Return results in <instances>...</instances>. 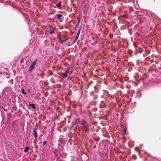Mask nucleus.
Returning a JSON list of instances; mask_svg holds the SVG:
<instances>
[{"label": "nucleus", "instance_id": "3", "mask_svg": "<svg viewBox=\"0 0 161 161\" xmlns=\"http://www.w3.org/2000/svg\"><path fill=\"white\" fill-rule=\"evenodd\" d=\"M37 62V60L36 59H35L31 64L28 70V71L29 72H30V73L32 72L33 70L35 67Z\"/></svg>", "mask_w": 161, "mask_h": 161}, {"label": "nucleus", "instance_id": "16", "mask_svg": "<svg viewBox=\"0 0 161 161\" xmlns=\"http://www.w3.org/2000/svg\"><path fill=\"white\" fill-rule=\"evenodd\" d=\"M76 39V38H75V40L73 41V42L72 43V44H74L76 41L77 40V39Z\"/></svg>", "mask_w": 161, "mask_h": 161}, {"label": "nucleus", "instance_id": "22", "mask_svg": "<svg viewBox=\"0 0 161 161\" xmlns=\"http://www.w3.org/2000/svg\"><path fill=\"white\" fill-rule=\"evenodd\" d=\"M61 21H62L61 20H60L59 21V22H61Z\"/></svg>", "mask_w": 161, "mask_h": 161}, {"label": "nucleus", "instance_id": "18", "mask_svg": "<svg viewBox=\"0 0 161 161\" xmlns=\"http://www.w3.org/2000/svg\"><path fill=\"white\" fill-rule=\"evenodd\" d=\"M47 142L46 141L43 142L42 144V146H44L47 143Z\"/></svg>", "mask_w": 161, "mask_h": 161}, {"label": "nucleus", "instance_id": "1", "mask_svg": "<svg viewBox=\"0 0 161 161\" xmlns=\"http://www.w3.org/2000/svg\"><path fill=\"white\" fill-rule=\"evenodd\" d=\"M80 131L82 132L88 133L90 130V125L89 123L85 119L80 120Z\"/></svg>", "mask_w": 161, "mask_h": 161}, {"label": "nucleus", "instance_id": "19", "mask_svg": "<svg viewBox=\"0 0 161 161\" xmlns=\"http://www.w3.org/2000/svg\"><path fill=\"white\" fill-rule=\"evenodd\" d=\"M123 130L125 132V131L126 130V127H125L123 129Z\"/></svg>", "mask_w": 161, "mask_h": 161}, {"label": "nucleus", "instance_id": "6", "mask_svg": "<svg viewBox=\"0 0 161 161\" xmlns=\"http://www.w3.org/2000/svg\"><path fill=\"white\" fill-rule=\"evenodd\" d=\"M76 124V119H74L72 121V122L71 124V126L70 127V129H72L73 127V126L75 125Z\"/></svg>", "mask_w": 161, "mask_h": 161}, {"label": "nucleus", "instance_id": "11", "mask_svg": "<svg viewBox=\"0 0 161 161\" xmlns=\"http://www.w3.org/2000/svg\"><path fill=\"white\" fill-rule=\"evenodd\" d=\"M61 1H60L58 3L56 4V6L58 8H60L61 7Z\"/></svg>", "mask_w": 161, "mask_h": 161}, {"label": "nucleus", "instance_id": "20", "mask_svg": "<svg viewBox=\"0 0 161 161\" xmlns=\"http://www.w3.org/2000/svg\"><path fill=\"white\" fill-rule=\"evenodd\" d=\"M23 60V58H22V59H21V60L20 61V63H22V61Z\"/></svg>", "mask_w": 161, "mask_h": 161}, {"label": "nucleus", "instance_id": "15", "mask_svg": "<svg viewBox=\"0 0 161 161\" xmlns=\"http://www.w3.org/2000/svg\"><path fill=\"white\" fill-rule=\"evenodd\" d=\"M80 21V19H78L77 21V26H78L79 25V23Z\"/></svg>", "mask_w": 161, "mask_h": 161}, {"label": "nucleus", "instance_id": "17", "mask_svg": "<svg viewBox=\"0 0 161 161\" xmlns=\"http://www.w3.org/2000/svg\"><path fill=\"white\" fill-rule=\"evenodd\" d=\"M2 108L5 111H6V112H7V111L8 109H5L3 107H2Z\"/></svg>", "mask_w": 161, "mask_h": 161}, {"label": "nucleus", "instance_id": "9", "mask_svg": "<svg viewBox=\"0 0 161 161\" xmlns=\"http://www.w3.org/2000/svg\"><path fill=\"white\" fill-rule=\"evenodd\" d=\"M81 7L82 9H85L86 8V4L84 2L81 3Z\"/></svg>", "mask_w": 161, "mask_h": 161}, {"label": "nucleus", "instance_id": "2", "mask_svg": "<svg viewBox=\"0 0 161 161\" xmlns=\"http://www.w3.org/2000/svg\"><path fill=\"white\" fill-rule=\"evenodd\" d=\"M57 38L58 42L60 43H64L67 40V39L64 36H62L61 35L57 34Z\"/></svg>", "mask_w": 161, "mask_h": 161}, {"label": "nucleus", "instance_id": "10", "mask_svg": "<svg viewBox=\"0 0 161 161\" xmlns=\"http://www.w3.org/2000/svg\"><path fill=\"white\" fill-rule=\"evenodd\" d=\"M29 105L33 109H35L36 108L35 105L33 103H29Z\"/></svg>", "mask_w": 161, "mask_h": 161}, {"label": "nucleus", "instance_id": "4", "mask_svg": "<svg viewBox=\"0 0 161 161\" xmlns=\"http://www.w3.org/2000/svg\"><path fill=\"white\" fill-rule=\"evenodd\" d=\"M48 26L50 29L49 32L50 34H53L54 32V28L52 25H48Z\"/></svg>", "mask_w": 161, "mask_h": 161}, {"label": "nucleus", "instance_id": "12", "mask_svg": "<svg viewBox=\"0 0 161 161\" xmlns=\"http://www.w3.org/2000/svg\"><path fill=\"white\" fill-rule=\"evenodd\" d=\"M29 147H26L25 148L24 150V152L25 153H27L29 150Z\"/></svg>", "mask_w": 161, "mask_h": 161}, {"label": "nucleus", "instance_id": "5", "mask_svg": "<svg viewBox=\"0 0 161 161\" xmlns=\"http://www.w3.org/2000/svg\"><path fill=\"white\" fill-rule=\"evenodd\" d=\"M69 69L66 70L61 75L62 77H63V78H64L66 77L67 76V73L69 72Z\"/></svg>", "mask_w": 161, "mask_h": 161}, {"label": "nucleus", "instance_id": "8", "mask_svg": "<svg viewBox=\"0 0 161 161\" xmlns=\"http://www.w3.org/2000/svg\"><path fill=\"white\" fill-rule=\"evenodd\" d=\"M80 30H81V28H80L79 30L78 31V32L77 33V34H76V37H75V38H76V39H78V38L79 37V35H80Z\"/></svg>", "mask_w": 161, "mask_h": 161}, {"label": "nucleus", "instance_id": "13", "mask_svg": "<svg viewBox=\"0 0 161 161\" xmlns=\"http://www.w3.org/2000/svg\"><path fill=\"white\" fill-rule=\"evenodd\" d=\"M62 16V15L61 14H58L57 17L58 19H60L61 17Z\"/></svg>", "mask_w": 161, "mask_h": 161}, {"label": "nucleus", "instance_id": "7", "mask_svg": "<svg viewBox=\"0 0 161 161\" xmlns=\"http://www.w3.org/2000/svg\"><path fill=\"white\" fill-rule=\"evenodd\" d=\"M32 133L33 134L34 137L35 138L37 137V134L35 129H33V132Z\"/></svg>", "mask_w": 161, "mask_h": 161}, {"label": "nucleus", "instance_id": "14", "mask_svg": "<svg viewBox=\"0 0 161 161\" xmlns=\"http://www.w3.org/2000/svg\"><path fill=\"white\" fill-rule=\"evenodd\" d=\"M21 92L23 94L25 95L26 94L24 90L23 89H21Z\"/></svg>", "mask_w": 161, "mask_h": 161}, {"label": "nucleus", "instance_id": "21", "mask_svg": "<svg viewBox=\"0 0 161 161\" xmlns=\"http://www.w3.org/2000/svg\"><path fill=\"white\" fill-rule=\"evenodd\" d=\"M64 79V78H63V77H62L61 78V80H63V79Z\"/></svg>", "mask_w": 161, "mask_h": 161}]
</instances>
